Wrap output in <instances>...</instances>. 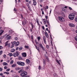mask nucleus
I'll return each instance as SVG.
<instances>
[{
  "instance_id": "f257e3e1",
  "label": "nucleus",
  "mask_w": 77,
  "mask_h": 77,
  "mask_svg": "<svg viewBox=\"0 0 77 77\" xmlns=\"http://www.w3.org/2000/svg\"><path fill=\"white\" fill-rule=\"evenodd\" d=\"M75 12L70 14L69 15V18L71 20H73L75 17Z\"/></svg>"
},
{
  "instance_id": "f03ea898",
  "label": "nucleus",
  "mask_w": 77,
  "mask_h": 77,
  "mask_svg": "<svg viewBox=\"0 0 77 77\" xmlns=\"http://www.w3.org/2000/svg\"><path fill=\"white\" fill-rule=\"evenodd\" d=\"M17 65L20 66H24L25 65V63L24 62L21 61H17Z\"/></svg>"
},
{
  "instance_id": "7ed1b4c3",
  "label": "nucleus",
  "mask_w": 77,
  "mask_h": 77,
  "mask_svg": "<svg viewBox=\"0 0 77 77\" xmlns=\"http://www.w3.org/2000/svg\"><path fill=\"white\" fill-rule=\"evenodd\" d=\"M27 74V72L24 71L20 74V75L21 76H22V77H24V76H26V75Z\"/></svg>"
},
{
  "instance_id": "20e7f679",
  "label": "nucleus",
  "mask_w": 77,
  "mask_h": 77,
  "mask_svg": "<svg viewBox=\"0 0 77 77\" xmlns=\"http://www.w3.org/2000/svg\"><path fill=\"white\" fill-rule=\"evenodd\" d=\"M59 20L61 21V22H63V21H65V19L62 17L59 16Z\"/></svg>"
},
{
  "instance_id": "39448f33",
  "label": "nucleus",
  "mask_w": 77,
  "mask_h": 77,
  "mask_svg": "<svg viewBox=\"0 0 77 77\" xmlns=\"http://www.w3.org/2000/svg\"><path fill=\"white\" fill-rule=\"evenodd\" d=\"M39 45H40V47H41V48H42V50H43V51H45V48H44V47H43V46H42V44H41V43L40 44H39Z\"/></svg>"
},
{
  "instance_id": "423d86ee",
  "label": "nucleus",
  "mask_w": 77,
  "mask_h": 77,
  "mask_svg": "<svg viewBox=\"0 0 77 77\" xmlns=\"http://www.w3.org/2000/svg\"><path fill=\"white\" fill-rule=\"evenodd\" d=\"M30 60L29 59H27L26 60V64H27L28 65H29V63H30Z\"/></svg>"
},
{
  "instance_id": "0eeeda50",
  "label": "nucleus",
  "mask_w": 77,
  "mask_h": 77,
  "mask_svg": "<svg viewBox=\"0 0 77 77\" xmlns=\"http://www.w3.org/2000/svg\"><path fill=\"white\" fill-rule=\"evenodd\" d=\"M23 57H26L27 56V55L26 54V53H23L22 54Z\"/></svg>"
},
{
  "instance_id": "6e6552de",
  "label": "nucleus",
  "mask_w": 77,
  "mask_h": 77,
  "mask_svg": "<svg viewBox=\"0 0 77 77\" xmlns=\"http://www.w3.org/2000/svg\"><path fill=\"white\" fill-rule=\"evenodd\" d=\"M45 34L46 36V37L47 38H48V33H47V32L45 31Z\"/></svg>"
},
{
  "instance_id": "1a4fd4ad",
  "label": "nucleus",
  "mask_w": 77,
  "mask_h": 77,
  "mask_svg": "<svg viewBox=\"0 0 77 77\" xmlns=\"http://www.w3.org/2000/svg\"><path fill=\"white\" fill-rule=\"evenodd\" d=\"M69 26H70V27H74V25L72 24V23L69 24Z\"/></svg>"
},
{
  "instance_id": "9d476101",
  "label": "nucleus",
  "mask_w": 77,
  "mask_h": 77,
  "mask_svg": "<svg viewBox=\"0 0 77 77\" xmlns=\"http://www.w3.org/2000/svg\"><path fill=\"white\" fill-rule=\"evenodd\" d=\"M3 65L5 66H8V64L6 62H4L3 63Z\"/></svg>"
},
{
  "instance_id": "9b49d317",
  "label": "nucleus",
  "mask_w": 77,
  "mask_h": 77,
  "mask_svg": "<svg viewBox=\"0 0 77 77\" xmlns=\"http://www.w3.org/2000/svg\"><path fill=\"white\" fill-rule=\"evenodd\" d=\"M42 21L44 23V24H46V20H45V19H43Z\"/></svg>"
},
{
  "instance_id": "f8f14e48",
  "label": "nucleus",
  "mask_w": 77,
  "mask_h": 77,
  "mask_svg": "<svg viewBox=\"0 0 77 77\" xmlns=\"http://www.w3.org/2000/svg\"><path fill=\"white\" fill-rule=\"evenodd\" d=\"M35 47L37 49V50L39 52H40V51H39V48L37 47L36 45H35Z\"/></svg>"
},
{
  "instance_id": "ddd939ff",
  "label": "nucleus",
  "mask_w": 77,
  "mask_h": 77,
  "mask_svg": "<svg viewBox=\"0 0 77 77\" xmlns=\"http://www.w3.org/2000/svg\"><path fill=\"white\" fill-rule=\"evenodd\" d=\"M20 44V42H16V44H15V46H18V45H19V44Z\"/></svg>"
},
{
  "instance_id": "4468645a",
  "label": "nucleus",
  "mask_w": 77,
  "mask_h": 77,
  "mask_svg": "<svg viewBox=\"0 0 77 77\" xmlns=\"http://www.w3.org/2000/svg\"><path fill=\"white\" fill-rule=\"evenodd\" d=\"M8 42H9V41H7V42H6L5 43V46H7L8 45Z\"/></svg>"
},
{
  "instance_id": "2eb2a0df",
  "label": "nucleus",
  "mask_w": 77,
  "mask_h": 77,
  "mask_svg": "<svg viewBox=\"0 0 77 77\" xmlns=\"http://www.w3.org/2000/svg\"><path fill=\"white\" fill-rule=\"evenodd\" d=\"M1 32L0 33V36H1L2 35V34L4 32V31L2 29L1 30Z\"/></svg>"
},
{
  "instance_id": "dca6fc26",
  "label": "nucleus",
  "mask_w": 77,
  "mask_h": 77,
  "mask_svg": "<svg viewBox=\"0 0 77 77\" xmlns=\"http://www.w3.org/2000/svg\"><path fill=\"white\" fill-rule=\"evenodd\" d=\"M46 64V62H45V60L44 59H43V65L45 66V64Z\"/></svg>"
},
{
  "instance_id": "f3484780",
  "label": "nucleus",
  "mask_w": 77,
  "mask_h": 77,
  "mask_svg": "<svg viewBox=\"0 0 77 77\" xmlns=\"http://www.w3.org/2000/svg\"><path fill=\"white\" fill-rule=\"evenodd\" d=\"M46 58L48 62H50V60H49V58H48V57H46Z\"/></svg>"
},
{
  "instance_id": "a211bd4d",
  "label": "nucleus",
  "mask_w": 77,
  "mask_h": 77,
  "mask_svg": "<svg viewBox=\"0 0 77 77\" xmlns=\"http://www.w3.org/2000/svg\"><path fill=\"white\" fill-rule=\"evenodd\" d=\"M15 66H16V64L15 63L13 64L11 66V67H12V68H14V67H15Z\"/></svg>"
},
{
  "instance_id": "6ab92c4d",
  "label": "nucleus",
  "mask_w": 77,
  "mask_h": 77,
  "mask_svg": "<svg viewBox=\"0 0 77 77\" xmlns=\"http://www.w3.org/2000/svg\"><path fill=\"white\" fill-rule=\"evenodd\" d=\"M20 67H18L16 68H15V70H16V71H17V70H20Z\"/></svg>"
},
{
  "instance_id": "aec40b11",
  "label": "nucleus",
  "mask_w": 77,
  "mask_h": 77,
  "mask_svg": "<svg viewBox=\"0 0 77 77\" xmlns=\"http://www.w3.org/2000/svg\"><path fill=\"white\" fill-rule=\"evenodd\" d=\"M16 53L17 54V56L18 57V56L19 54H20V53L18 52V51L16 52Z\"/></svg>"
},
{
  "instance_id": "412c9836",
  "label": "nucleus",
  "mask_w": 77,
  "mask_h": 77,
  "mask_svg": "<svg viewBox=\"0 0 77 77\" xmlns=\"http://www.w3.org/2000/svg\"><path fill=\"white\" fill-rule=\"evenodd\" d=\"M18 59L19 60H23V59L20 56H19Z\"/></svg>"
},
{
  "instance_id": "4be33fe9",
  "label": "nucleus",
  "mask_w": 77,
  "mask_h": 77,
  "mask_svg": "<svg viewBox=\"0 0 77 77\" xmlns=\"http://www.w3.org/2000/svg\"><path fill=\"white\" fill-rule=\"evenodd\" d=\"M23 69H21V70H20L19 71H18V72L19 73H21V72H23Z\"/></svg>"
},
{
  "instance_id": "5701e85b",
  "label": "nucleus",
  "mask_w": 77,
  "mask_h": 77,
  "mask_svg": "<svg viewBox=\"0 0 77 77\" xmlns=\"http://www.w3.org/2000/svg\"><path fill=\"white\" fill-rule=\"evenodd\" d=\"M15 51V49H12L11 50V52H12L13 53L14 52V51Z\"/></svg>"
},
{
  "instance_id": "b1692460",
  "label": "nucleus",
  "mask_w": 77,
  "mask_h": 77,
  "mask_svg": "<svg viewBox=\"0 0 77 77\" xmlns=\"http://www.w3.org/2000/svg\"><path fill=\"white\" fill-rule=\"evenodd\" d=\"M15 44H16V42L14 41L12 44V45H14Z\"/></svg>"
},
{
  "instance_id": "393cba45",
  "label": "nucleus",
  "mask_w": 77,
  "mask_h": 77,
  "mask_svg": "<svg viewBox=\"0 0 77 77\" xmlns=\"http://www.w3.org/2000/svg\"><path fill=\"white\" fill-rule=\"evenodd\" d=\"M11 38V36H9V37H8L7 38V40H9V39H10Z\"/></svg>"
},
{
  "instance_id": "a878e982",
  "label": "nucleus",
  "mask_w": 77,
  "mask_h": 77,
  "mask_svg": "<svg viewBox=\"0 0 77 77\" xmlns=\"http://www.w3.org/2000/svg\"><path fill=\"white\" fill-rule=\"evenodd\" d=\"M3 2V0H0V5Z\"/></svg>"
},
{
  "instance_id": "bb28decb",
  "label": "nucleus",
  "mask_w": 77,
  "mask_h": 77,
  "mask_svg": "<svg viewBox=\"0 0 77 77\" xmlns=\"http://www.w3.org/2000/svg\"><path fill=\"white\" fill-rule=\"evenodd\" d=\"M56 61L57 63H58L59 64V65H60V62H59V61L57 60H56Z\"/></svg>"
},
{
  "instance_id": "cd10ccee",
  "label": "nucleus",
  "mask_w": 77,
  "mask_h": 77,
  "mask_svg": "<svg viewBox=\"0 0 77 77\" xmlns=\"http://www.w3.org/2000/svg\"><path fill=\"white\" fill-rule=\"evenodd\" d=\"M33 5L34 6H36V2H33Z\"/></svg>"
},
{
  "instance_id": "c85d7f7f",
  "label": "nucleus",
  "mask_w": 77,
  "mask_h": 77,
  "mask_svg": "<svg viewBox=\"0 0 77 77\" xmlns=\"http://www.w3.org/2000/svg\"><path fill=\"white\" fill-rule=\"evenodd\" d=\"M4 74H9V72H4Z\"/></svg>"
},
{
  "instance_id": "c756f323",
  "label": "nucleus",
  "mask_w": 77,
  "mask_h": 77,
  "mask_svg": "<svg viewBox=\"0 0 77 77\" xmlns=\"http://www.w3.org/2000/svg\"><path fill=\"white\" fill-rule=\"evenodd\" d=\"M13 56L14 57H16V56H17V54H16V53H14Z\"/></svg>"
},
{
  "instance_id": "7c9ffc66",
  "label": "nucleus",
  "mask_w": 77,
  "mask_h": 77,
  "mask_svg": "<svg viewBox=\"0 0 77 77\" xmlns=\"http://www.w3.org/2000/svg\"><path fill=\"white\" fill-rule=\"evenodd\" d=\"M13 63H14V61L13 60H12L10 62V64L11 65L13 64Z\"/></svg>"
},
{
  "instance_id": "2f4dec72",
  "label": "nucleus",
  "mask_w": 77,
  "mask_h": 77,
  "mask_svg": "<svg viewBox=\"0 0 77 77\" xmlns=\"http://www.w3.org/2000/svg\"><path fill=\"white\" fill-rule=\"evenodd\" d=\"M8 55L10 56H13V54L11 53H10L8 54Z\"/></svg>"
},
{
  "instance_id": "473e14b6",
  "label": "nucleus",
  "mask_w": 77,
  "mask_h": 77,
  "mask_svg": "<svg viewBox=\"0 0 77 77\" xmlns=\"http://www.w3.org/2000/svg\"><path fill=\"white\" fill-rule=\"evenodd\" d=\"M54 77H57V75H56V73H54Z\"/></svg>"
},
{
  "instance_id": "72a5a7b5",
  "label": "nucleus",
  "mask_w": 77,
  "mask_h": 77,
  "mask_svg": "<svg viewBox=\"0 0 77 77\" xmlns=\"http://www.w3.org/2000/svg\"><path fill=\"white\" fill-rule=\"evenodd\" d=\"M37 39L38 41H39L41 39V37H38Z\"/></svg>"
},
{
  "instance_id": "f704fd0d",
  "label": "nucleus",
  "mask_w": 77,
  "mask_h": 77,
  "mask_svg": "<svg viewBox=\"0 0 77 77\" xmlns=\"http://www.w3.org/2000/svg\"><path fill=\"white\" fill-rule=\"evenodd\" d=\"M23 49V47H21L19 48V50L20 51L22 50Z\"/></svg>"
},
{
  "instance_id": "c9c22d12",
  "label": "nucleus",
  "mask_w": 77,
  "mask_h": 77,
  "mask_svg": "<svg viewBox=\"0 0 77 77\" xmlns=\"http://www.w3.org/2000/svg\"><path fill=\"white\" fill-rule=\"evenodd\" d=\"M43 38L44 41H45V36H43Z\"/></svg>"
},
{
  "instance_id": "e433bc0d",
  "label": "nucleus",
  "mask_w": 77,
  "mask_h": 77,
  "mask_svg": "<svg viewBox=\"0 0 77 77\" xmlns=\"http://www.w3.org/2000/svg\"><path fill=\"white\" fill-rule=\"evenodd\" d=\"M14 40H15V41H17V40H18V38L17 37H15Z\"/></svg>"
},
{
  "instance_id": "4c0bfd02",
  "label": "nucleus",
  "mask_w": 77,
  "mask_h": 77,
  "mask_svg": "<svg viewBox=\"0 0 77 77\" xmlns=\"http://www.w3.org/2000/svg\"><path fill=\"white\" fill-rule=\"evenodd\" d=\"M20 15L21 16V17L22 19H24V17H23V15L22 14H21Z\"/></svg>"
},
{
  "instance_id": "58836bf2",
  "label": "nucleus",
  "mask_w": 77,
  "mask_h": 77,
  "mask_svg": "<svg viewBox=\"0 0 77 77\" xmlns=\"http://www.w3.org/2000/svg\"><path fill=\"white\" fill-rule=\"evenodd\" d=\"M25 47L26 48H29V47L28 46H25Z\"/></svg>"
},
{
  "instance_id": "ea45409f",
  "label": "nucleus",
  "mask_w": 77,
  "mask_h": 77,
  "mask_svg": "<svg viewBox=\"0 0 77 77\" xmlns=\"http://www.w3.org/2000/svg\"><path fill=\"white\" fill-rule=\"evenodd\" d=\"M3 53V51H0V55H1L2 54V53Z\"/></svg>"
},
{
  "instance_id": "a19ab883",
  "label": "nucleus",
  "mask_w": 77,
  "mask_h": 77,
  "mask_svg": "<svg viewBox=\"0 0 77 77\" xmlns=\"http://www.w3.org/2000/svg\"><path fill=\"white\" fill-rule=\"evenodd\" d=\"M22 23L23 26H24L25 25V24H24V21H22Z\"/></svg>"
},
{
  "instance_id": "79ce46f5",
  "label": "nucleus",
  "mask_w": 77,
  "mask_h": 77,
  "mask_svg": "<svg viewBox=\"0 0 77 77\" xmlns=\"http://www.w3.org/2000/svg\"><path fill=\"white\" fill-rule=\"evenodd\" d=\"M3 70V68L2 67L0 68V71H2Z\"/></svg>"
},
{
  "instance_id": "37998d69",
  "label": "nucleus",
  "mask_w": 77,
  "mask_h": 77,
  "mask_svg": "<svg viewBox=\"0 0 77 77\" xmlns=\"http://www.w3.org/2000/svg\"><path fill=\"white\" fill-rule=\"evenodd\" d=\"M10 71V69H8L6 70V71L7 72H8V71Z\"/></svg>"
},
{
  "instance_id": "c03bdc74",
  "label": "nucleus",
  "mask_w": 77,
  "mask_h": 77,
  "mask_svg": "<svg viewBox=\"0 0 77 77\" xmlns=\"http://www.w3.org/2000/svg\"><path fill=\"white\" fill-rule=\"evenodd\" d=\"M45 17L46 19V20H47V19H48V16H46Z\"/></svg>"
},
{
  "instance_id": "a18cd8bd",
  "label": "nucleus",
  "mask_w": 77,
  "mask_h": 77,
  "mask_svg": "<svg viewBox=\"0 0 77 77\" xmlns=\"http://www.w3.org/2000/svg\"><path fill=\"white\" fill-rule=\"evenodd\" d=\"M38 69L39 70H40V69H41V66H39V67H38Z\"/></svg>"
},
{
  "instance_id": "49530a36",
  "label": "nucleus",
  "mask_w": 77,
  "mask_h": 77,
  "mask_svg": "<svg viewBox=\"0 0 77 77\" xmlns=\"http://www.w3.org/2000/svg\"><path fill=\"white\" fill-rule=\"evenodd\" d=\"M4 69H7V68H8V67H7V66H5L4 67Z\"/></svg>"
},
{
  "instance_id": "de8ad7c7",
  "label": "nucleus",
  "mask_w": 77,
  "mask_h": 77,
  "mask_svg": "<svg viewBox=\"0 0 77 77\" xmlns=\"http://www.w3.org/2000/svg\"><path fill=\"white\" fill-rule=\"evenodd\" d=\"M31 26H32V29H33V28L34 27V26L33 25V24H32Z\"/></svg>"
},
{
  "instance_id": "09e8293b",
  "label": "nucleus",
  "mask_w": 77,
  "mask_h": 77,
  "mask_svg": "<svg viewBox=\"0 0 77 77\" xmlns=\"http://www.w3.org/2000/svg\"><path fill=\"white\" fill-rule=\"evenodd\" d=\"M14 11H15V12H16V11H17V9H16V8H14Z\"/></svg>"
},
{
  "instance_id": "8fccbe9b",
  "label": "nucleus",
  "mask_w": 77,
  "mask_h": 77,
  "mask_svg": "<svg viewBox=\"0 0 77 77\" xmlns=\"http://www.w3.org/2000/svg\"><path fill=\"white\" fill-rule=\"evenodd\" d=\"M75 40H76V41H77V36L75 37Z\"/></svg>"
},
{
  "instance_id": "3c124183",
  "label": "nucleus",
  "mask_w": 77,
  "mask_h": 77,
  "mask_svg": "<svg viewBox=\"0 0 77 77\" xmlns=\"http://www.w3.org/2000/svg\"><path fill=\"white\" fill-rule=\"evenodd\" d=\"M10 43H9L8 44V47H10Z\"/></svg>"
},
{
  "instance_id": "603ef678",
  "label": "nucleus",
  "mask_w": 77,
  "mask_h": 77,
  "mask_svg": "<svg viewBox=\"0 0 77 77\" xmlns=\"http://www.w3.org/2000/svg\"><path fill=\"white\" fill-rule=\"evenodd\" d=\"M46 48H49V46L48 45H47Z\"/></svg>"
},
{
  "instance_id": "864d4df0",
  "label": "nucleus",
  "mask_w": 77,
  "mask_h": 77,
  "mask_svg": "<svg viewBox=\"0 0 77 77\" xmlns=\"http://www.w3.org/2000/svg\"><path fill=\"white\" fill-rule=\"evenodd\" d=\"M19 48V47H17L16 48V50H18V49Z\"/></svg>"
},
{
  "instance_id": "5fc2aeb1",
  "label": "nucleus",
  "mask_w": 77,
  "mask_h": 77,
  "mask_svg": "<svg viewBox=\"0 0 77 77\" xmlns=\"http://www.w3.org/2000/svg\"><path fill=\"white\" fill-rule=\"evenodd\" d=\"M3 57L4 58H5L6 57V55H4L3 56Z\"/></svg>"
},
{
  "instance_id": "6e6d98bb",
  "label": "nucleus",
  "mask_w": 77,
  "mask_h": 77,
  "mask_svg": "<svg viewBox=\"0 0 77 77\" xmlns=\"http://www.w3.org/2000/svg\"><path fill=\"white\" fill-rule=\"evenodd\" d=\"M14 77H19V76L17 75H15L14 76Z\"/></svg>"
},
{
  "instance_id": "4d7b16f0",
  "label": "nucleus",
  "mask_w": 77,
  "mask_h": 77,
  "mask_svg": "<svg viewBox=\"0 0 77 77\" xmlns=\"http://www.w3.org/2000/svg\"><path fill=\"white\" fill-rule=\"evenodd\" d=\"M69 8L70 10H72V8L70 7H69Z\"/></svg>"
},
{
  "instance_id": "13d9d810",
  "label": "nucleus",
  "mask_w": 77,
  "mask_h": 77,
  "mask_svg": "<svg viewBox=\"0 0 77 77\" xmlns=\"http://www.w3.org/2000/svg\"><path fill=\"white\" fill-rule=\"evenodd\" d=\"M46 9H48V6H46Z\"/></svg>"
},
{
  "instance_id": "bf43d9fd",
  "label": "nucleus",
  "mask_w": 77,
  "mask_h": 77,
  "mask_svg": "<svg viewBox=\"0 0 77 77\" xmlns=\"http://www.w3.org/2000/svg\"><path fill=\"white\" fill-rule=\"evenodd\" d=\"M2 48H3L2 47V46H0V50L2 49Z\"/></svg>"
},
{
  "instance_id": "052dcab7",
  "label": "nucleus",
  "mask_w": 77,
  "mask_h": 77,
  "mask_svg": "<svg viewBox=\"0 0 77 77\" xmlns=\"http://www.w3.org/2000/svg\"><path fill=\"white\" fill-rule=\"evenodd\" d=\"M4 38V37L2 36L0 37V39H3Z\"/></svg>"
},
{
  "instance_id": "680f3d73",
  "label": "nucleus",
  "mask_w": 77,
  "mask_h": 77,
  "mask_svg": "<svg viewBox=\"0 0 77 77\" xmlns=\"http://www.w3.org/2000/svg\"><path fill=\"white\" fill-rule=\"evenodd\" d=\"M44 42L45 44H46V41L45 40H44Z\"/></svg>"
},
{
  "instance_id": "e2e57ef3",
  "label": "nucleus",
  "mask_w": 77,
  "mask_h": 77,
  "mask_svg": "<svg viewBox=\"0 0 77 77\" xmlns=\"http://www.w3.org/2000/svg\"><path fill=\"white\" fill-rule=\"evenodd\" d=\"M42 15H44V12L43 11H42Z\"/></svg>"
},
{
  "instance_id": "0e129e2a",
  "label": "nucleus",
  "mask_w": 77,
  "mask_h": 77,
  "mask_svg": "<svg viewBox=\"0 0 77 77\" xmlns=\"http://www.w3.org/2000/svg\"><path fill=\"white\" fill-rule=\"evenodd\" d=\"M31 38L32 39H33V36H31Z\"/></svg>"
},
{
  "instance_id": "69168bd1",
  "label": "nucleus",
  "mask_w": 77,
  "mask_h": 77,
  "mask_svg": "<svg viewBox=\"0 0 77 77\" xmlns=\"http://www.w3.org/2000/svg\"><path fill=\"white\" fill-rule=\"evenodd\" d=\"M47 21V23H49V20H46Z\"/></svg>"
},
{
  "instance_id": "338daca9",
  "label": "nucleus",
  "mask_w": 77,
  "mask_h": 77,
  "mask_svg": "<svg viewBox=\"0 0 77 77\" xmlns=\"http://www.w3.org/2000/svg\"><path fill=\"white\" fill-rule=\"evenodd\" d=\"M75 21L77 22V17L75 18Z\"/></svg>"
},
{
  "instance_id": "774afa93",
  "label": "nucleus",
  "mask_w": 77,
  "mask_h": 77,
  "mask_svg": "<svg viewBox=\"0 0 77 77\" xmlns=\"http://www.w3.org/2000/svg\"><path fill=\"white\" fill-rule=\"evenodd\" d=\"M0 75H1V76H2V75H3V73H0Z\"/></svg>"
}]
</instances>
